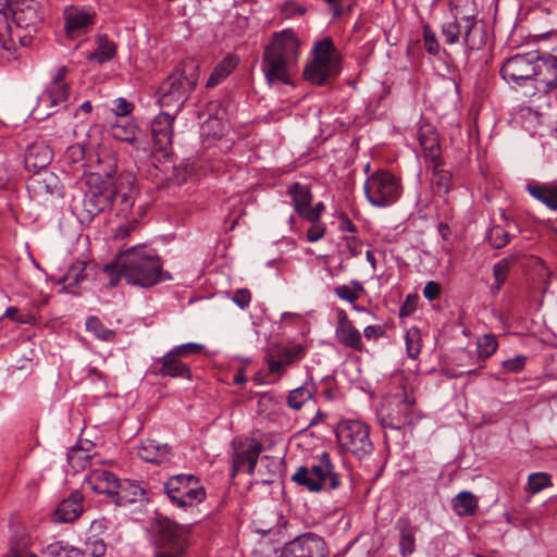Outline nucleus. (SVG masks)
<instances>
[{
	"label": "nucleus",
	"instance_id": "obj_1",
	"mask_svg": "<svg viewBox=\"0 0 557 557\" xmlns=\"http://www.w3.org/2000/svg\"><path fill=\"white\" fill-rule=\"evenodd\" d=\"M103 271L115 286L121 276L127 284L149 288L160 283L162 277V262L157 252L146 246H133L116 255L115 260L104 265Z\"/></svg>",
	"mask_w": 557,
	"mask_h": 557
},
{
	"label": "nucleus",
	"instance_id": "obj_2",
	"mask_svg": "<svg viewBox=\"0 0 557 557\" xmlns=\"http://www.w3.org/2000/svg\"><path fill=\"white\" fill-rule=\"evenodd\" d=\"M301 41L290 28L275 32L263 47L261 71L267 83L292 84L298 71Z\"/></svg>",
	"mask_w": 557,
	"mask_h": 557
},
{
	"label": "nucleus",
	"instance_id": "obj_3",
	"mask_svg": "<svg viewBox=\"0 0 557 557\" xmlns=\"http://www.w3.org/2000/svg\"><path fill=\"white\" fill-rule=\"evenodd\" d=\"M200 77L199 64L194 59L184 60L159 86L156 92L160 108L178 114Z\"/></svg>",
	"mask_w": 557,
	"mask_h": 557
},
{
	"label": "nucleus",
	"instance_id": "obj_4",
	"mask_svg": "<svg viewBox=\"0 0 557 557\" xmlns=\"http://www.w3.org/2000/svg\"><path fill=\"white\" fill-rule=\"evenodd\" d=\"M376 418L383 429L399 431L421 419L416 398L404 387L386 394L376 408Z\"/></svg>",
	"mask_w": 557,
	"mask_h": 557
},
{
	"label": "nucleus",
	"instance_id": "obj_5",
	"mask_svg": "<svg viewBox=\"0 0 557 557\" xmlns=\"http://www.w3.org/2000/svg\"><path fill=\"white\" fill-rule=\"evenodd\" d=\"M292 481L313 493L337 490L342 483L326 451L317 456L311 466H300L292 475Z\"/></svg>",
	"mask_w": 557,
	"mask_h": 557
},
{
	"label": "nucleus",
	"instance_id": "obj_6",
	"mask_svg": "<svg viewBox=\"0 0 557 557\" xmlns=\"http://www.w3.org/2000/svg\"><path fill=\"white\" fill-rule=\"evenodd\" d=\"M40 5L35 0H15L13 1L12 9L10 10L12 22L15 25V30L7 32L5 37L12 35L13 39L16 37L23 47L30 46L35 34H37L40 25L42 24V16L39 12Z\"/></svg>",
	"mask_w": 557,
	"mask_h": 557
},
{
	"label": "nucleus",
	"instance_id": "obj_7",
	"mask_svg": "<svg viewBox=\"0 0 557 557\" xmlns=\"http://www.w3.org/2000/svg\"><path fill=\"white\" fill-rule=\"evenodd\" d=\"M190 525L168 518L158 521L154 532L156 557H178L188 546Z\"/></svg>",
	"mask_w": 557,
	"mask_h": 557
},
{
	"label": "nucleus",
	"instance_id": "obj_8",
	"mask_svg": "<svg viewBox=\"0 0 557 557\" xmlns=\"http://www.w3.org/2000/svg\"><path fill=\"white\" fill-rule=\"evenodd\" d=\"M364 194L369 202L374 207H388L395 203L401 195L400 178L386 170L372 173L366 181Z\"/></svg>",
	"mask_w": 557,
	"mask_h": 557
},
{
	"label": "nucleus",
	"instance_id": "obj_9",
	"mask_svg": "<svg viewBox=\"0 0 557 557\" xmlns=\"http://www.w3.org/2000/svg\"><path fill=\"white\" fill-rule=\"evenodd\" d=\"M336 438L341 448L358 459L370 456L373 443L370 438V428L360 420H344L336 429Z\"/></svg>",
	"mask_w": 557,
	"mask_h": 557
},
{
	"label": "nucleus",
	"instance_id": "obj_10",
	"mask_svg": "<svg viewBox=\"0 0 557 557\" xmlns=\"http://www.w3.org/2000/svg\"><path fill=\"white\" fill-rule=\"evenodd\" d=\"M163 488L172 505L178 508L195 507L206 498V491L194 474L173 475L164 483Z\"/></svg>",
	"mask_w": 557,
	"mask_h": 557
},
{
	"label": "nucleus",
	"instance_id": "obj_11",
	"mask_svg": "<svg viewBox=\"0 0 557 557\" xmlns=\"http://www.w3.org/2000/svg\"><path fill=\"white\" fill-rule=\"evenodd\" d=\"M307 355V346L300 343L272 344L264 354L263 360L269 373L281 379L287 369L299 363Z\"/></svg>",
	"mask_w": 557,
	"mask_h": 557
},
{
	"label": "nucleus",
	"instance_id": "obj_12",
	"mask_svg": "<svg viewBox=\"0 0 557 557\" xmlns=\"http://www.w3.org/2000/svg\"><path fill=\"white\" fill-rule=\"evenodd\" d=\"M463 26L465 24L462 22L453 17L450 21L444 22L441 27V33L445 42L450 46L456 45L461 38L468 53L481 50L486 42L484 28L470 26V33H468V28Z\"/></svg>",
	"mask_w": 557,
	"mask_h": 557
},
{
	"label": "nucleus",
	"instance_id": "obj_13",
	"mask_svg": "<svg viewBox=\"0 0 557 557\" xmlns=\"http://www.w3.org/2000/svg\"><path fill=\"white\" fill-rule=\"evenodd\" d=\"M536 60H539L536 51L515 54L503 63L500 75L507 83L521 85L523 82L535 78Z\"/></svg>",
	"mask_w": 557,
	"mask_h": 557
},
{
	"label": "nucleus",
	"instance_id": "obj_14",
	"mask_svg": "<svg viewBox=\"0 0 557 557\" xmlns=\"http://www.w3.org/2000/svg\"><path fill=\"white\" fill-rule=\"evenodd\" d=\"M232 447L231 476L235 478L240 471L253 474L259 456L263 450L262 444L255 438H245L234 441Z\"/></svg>",
	"mask_w": 557,
	"mask_h": 557
},
{
	"label": "nucleus",
	"instance_id": "obj_15",
	"mask_svg": "<svg viewBox=\"0 0 557 557\" xmlns=\"http://www.w3.org/2000/svg\"><path fill=\"white\" fill-rule=\"evenodd\" d=\"M280 557H330L325 541L314 534L305 533L287 542Z\"/></svg>",
	"mask_w": 557,
	"mask_h": 557
},
{
	"label": "nucleus",
	"instance_id": "obj_16",
	"mask_svg": "<svg viewBox=\"0 0 557 557\" xmlns=\"http://www.w3.org/2000/svg\"><path fill=\"white\" fill-rule=\"evenodd\" d=\"M67 73L69 69L66 66L59 67L49 87L38 97L37 109L46 111L47 116L53 113L50 111L51 109L66 101L70 97V86L65 82Z\"/></svg>",
	"mask_w": 557,
	"mask_h": 557
},
{
	"label": "nucleus",
	"instance_id": "obj_17",
	"mask_svg": "<svg viewBox=\"0 0 557 557\" xmlns=\"http://www.w3.org/2000/svg\"><path fill=\"white\" fill-rule=\"evenodd\" d=\"M177 115L170 111H162L154 116L150 125L153 148L164 157L172 153L173 125Z\"/></svg>",
	"mask_w": 557,
	"mask_h": 557
},
{
	"label": "nucleus",
	"instance_id": "obj_18",
	"mask_svg": "<svg viewBox=\"0 0 557 557\" xmlns=\"http://www.w3.org/2000/svg\"><path fill=\"white\" fill-rule=\"evenodd\" d=\"M135 178L129 173L120 174L114 183L111 182L112 202L120 212L126 214L134 206L136 189Z\"/></svg>",
	"mask_w": 557,
	"mask_h": 557
},
{
	"label": "nucleus",
	"instance_id": "obj_19",
	"mask_svg": "<svg viewBox=\"0 0 557 557\" xmlns=\"http://www.w3.org/2000/svg\"><path fill=\"white\" fill-rule=\"evenodd\" d=\"M64 27L67 36L74 37L86 34L95 23L96 12L78 7H67L63 12Z\"/></svg>",
	"mask_w": 557,
	"mask_h": 557
},
{
	"label": "nucleus",
	"instance_id": "obj_20",
	"mask_svg": "<svg viewBox=\"0 0 557 557\" xmlns=\"http://www.w3.org/2000/svg\"><path fill=\"white\" fill-rule=\"evenodd\" d=\"M335 337L337 342L346 348H350L359 352L364 350L361 333L348 319V315L344 310H339L337 313Z\"/></svg>",
	"mask_w": 557,
	"mask_h": 557
},
{
	"label": "nucleus",
	"instance_id": "obj_21",
	"mask_svg": "<svg viewBox=\"0 0 557 557\" xmlns=\"http://www.w3.org/2000/svg\"><path fill=\"white\" fill-rule=\"evenodd\" d=\"M88 189L85 191V196L92 202L99 203V207L104 210L112 202L111 193V178L104 180L99 174H90L87 177Z\"/></svg>",
	"mask_w": 557,
	"mask_h": 557
},
{
	"label": "nucleus",
	"instance_id": "obj_22",
	"mask_svg": "<svg viewBox=\"0 0 557 557\" xmlns=\"http://www.w3.org/2000/svg\"><path fill=\"white\" fill-rule=\"evenodd\" d=\"M119 481L114 473L96 469L89 473L85 483L94 492L113 497L116 487H119Z\"/></svg>",
	"mask_w": 557,
	"mask_h": 557
},
{
	"label": "nucleus",
	"instance_id": "obj_23",
	"mask_svg": "<svg viewBox=\"0 0 557 557\" xmlns=\"http://www.w3.org/2000/svg\"><path fill=\"white\" fill-rule=\"evenodd\" d=\"M137 455L147 462L162 465L171 460L172 449L168 444L148 438L138 446Z\"/></svg>",
	"mask_w": 557,
	"mask_h": 557
},
{
	"label": "nucleus",
	"instance_id": "obj_24",
	"mask_svg": "<svg viewBox=\"0 0 557 557\" xmlns=\"http://www.w3.org/2000/svg\"><path fill=\"white\" fill-rule=\"evenodd\" d=\"M83 495L75 491L63 499L55 509V519L60 522L67 523L76 520L83 512Z\"/></svg>",
	"mask_w": 557,
	"mask_h": 557
},
{
	"label": "nucleus",
	"instance_id": "obj_25",
	"mask_svg": "<svg viewBox=\"0 0 557 557\" xmlns=\"http://www.w3.org/2000/svg\"><path fill=\"white\" fill-rule=\"evenodd\" d=\"M536 81L547 90L557 87V62L553 54L541 57L536 60L535 65Z\"/></svg>",
	"mask_w": 557,
	"mask_h": 557
},
{
	"label": "nucleus",
	"instance_id": "obj_26",
	"mask_svg": "<svg viewBox=\"0 0 557 557\" xmlns=\"http://www.w3.org/2000/svg\"><path fill=\"white\" fill-rule=\"evenodd\" d=\"M449 7L451 17L462 22L468 33H470V26L482 27L476 20L478 9L473 0H451Z\"/></svg>",
	"mask_w": 557,
	"mask_h": 557
},
{
	"label": "nucleus",
	"instance_id": "obj_27",
	"mask_svg": "<svg viewBox=\"0 0 557 557\" xmlns=\"http://www.w3.org/2000/svg\"><path fill=\"white\" fill-rule=\"evenodd\" d=\"M146 491L136 482L131 480L119 481L113 500L117 506L143 502L145 499Z\"/></svg>",
	"mask_w": 557,
	"mask_h": 557
},
{
	"label": "nucleus",
	"instance_id": "obj_28",
	"mask_svg": "<svg viewBox=\"0 0 557 557\" xmlns=\"http://www.w3.org/2000/svg\"><path fill=\"white\" fill-rule=\"evenodd\" d=\"M395 529L399 533V553L407 557L416 550V527L411 524L408 517H399L395 523Z\"/></svg>",
	"mask_w": 557,
	"mask_h": 557
},
{
	"label": "nucleus",
	"instance_id": "obj_29",
	"mask_svg": "<svg viewBox=\"0 0 557 557\" xmlns=\"http://www.w3.org/2000/svg\"><path fill=\"white\" fill-rule=\"evenodd\" d=\"M160 368L157 374L160 376H171L191 380V372L189 367L182 360L173 357L172 354L166 352L159 359Z\"/></svg>",
	"mask_w": 557,
	"mask_h": 557
},
{
	"label": "nucleus",
	"instance_id": "obj_30",
	"mask_svg": "<svg viewBox=\"0 0 557 557\" xmlns=\"http://www.w3.org/2000/svg\"><path fill=\"white\" fill-rule=\"evenodd\" d=\"M419 143L422 147L426 164L442 160L440 139L435 131L432 128H421L419 131Z\"/></svg>",
	"mask_w": 557,
	"mask_h": 557
},
{
	"label": "nucleus",
	"instance_id": "obj_31",
	"mask_svg": "<svg viewBox=\"0 0 557 557\" xmlns=\"http://www.w3.org/2000/svg\"><path fill=\"white\" fill-rule=\"evenodd\" d=\"M432 170L431 183L437 194H448L453 187V175L443 168V160L426 164Z\"/></svg>",
	"mask_w": 557,
	"mask_h": 557
},
{
	"label": "nucleus",
	"instance_id": "obj_32",
	"mask_svg": "<svg viewBox=\"0 0 557 557\" xmlns=\"http://www.w3.org/2000/svg\"><path fill=\"white\" fill-rule=\"evenodd\" d=\"M97 48L87 55V59L99 64L111 61L116 54V45L106 34L96 36Z\"/></svg>",
	"mask_w": 557,
	"mask_h": 557
},
{
	"label": "nucleus",
	"instance_id": "obj_33",
	"mask_svg": "<svg viewBox=\"0 0 557 557\" xmlns=\"http://www.w3.org/2000/svg\"><path fill=\"white\" fill-rule=\"evenodd\" d=\"M287 194L293 200L295 211L302 216L312 202V194L309 187L300 183H293L288 186Z\"/></svg>",
	"mask_w": 557,
	"mask_h": 557
},
{
	"label": "nucleus",
	"instance_id": "obj_34",
	"mask_svg": "<svg viewBox=\"0 0 557 557\" xmlns=\"http://www.w3.org/2000/svg\"><path fill=\"white\" fill-rule=\"evenodd\" d=\"M453 509L459 517L474 516L478 510V498L468 491L457 494L451 500Z\"/></svg>",
	"mask_w": 557,
	"mask_h": 557
},
{
	"label": "nucleus",
	"instance_id": "obj_35",
	"mask_svg": "<svg viewBox=\"0 0 557 557\" xmlns=\"http://www.w3.org/2000/svg\"><path fill=\"white\" fill-rule=\"evenodd\" d=\"M336 66H329L325 63L313 60L305 70L304 77L318 86L323 85L327 77L337 73Z\"/></svg>",
	"mask_w": 557,
	"mask_h": 557
},
{
	"label": "nucleus",
	"instance_id": "obj_36",
	"mask_svg": "<svg viewBox=\"0 0 557 557\" xmlns=\"http://www.w3.org/2000/svg\"><path fill=\"white\" fill-rule=\"evenodd\" d=\"M238 65V58L234 54L226 55L220 61L213 69L210 77L207 81L206 87L212 88L219 85L224 78H226L233 70Z\"/></svg>",
	"mask_w": 557,
	"mask_h": 557
},
{
	"label": "nucleus",
	"instance_id": "obj_37",
	"mask_svg": "<svg viewBox=\"0 0 557 557\" xmlns=\"http://www.w3.org/2000/svg\"><path fill=\"white\" fill-rule=\"evenodd\" d=\"M314 59L319 62L325 63L329 66L338 65V55L331 37H325L317 41L313 48Z\"/></svg>",
	"mask_w": 557,
	"mask_h": 557
},
{
	"label": "nucleus",
	"instance_id": "obj_38",
	"mask_svg": "<svg viewBox=\"0 0 557 557\" xmlns=\"http://www.w3.org/2000/svg\"><path fill=\"white\" fill-rule=\"evenodd\" d=\"M102 211L103 210L99 207V203L92 202L85 195L83 199L73 207V213L83 225H89Z\"/></svg>",
	"mask_w": 557,
	"mask_h": 557
},
{
	"label": "nucleus",
	"instance_id": "obj_39",
	"mask_svg": "<svg viewBox=\"0 0 557 557\" xmlns=\"http://www.w3.org/2000/svg\"><path fill=\"white\" fill-rule=\"evenodd\" d=\"M527 189L547 208L557 209V185H528Z\"/></svg>",
	"mask_w": 557,
	"mask_h": 557
},
{
	"label": "nucleus",
	"instance_id": "obj_40",
	"mask_svg": "<svg viewBox=\"0 0 557 557\" xmlns=\"http://www.w3.org/2000/svg\"><path fill=\"white\" fill-rule=\"evenodd\" d=\"M101 529V522L92 521L88 536L85 540L86 550L90 554L91 557H103L107 553V544L104 543V540L95 533L96 530Z\"/></svg>",
	"mask_w": 557,
	"mask_h": 557
},
{
	"label": "nucleus",
	"instance_id": "obj_41",
	"mask_svg": "<svg viewBox=\"0 0 557 557\" xmlns=\"http://www.w3.org/2000/svg\"><path fill=\"white\" fill-rule=\"evenodd\" d=\"M313 385L306 383L288 393L287 405L295 410H299L305 403L309 401L313 397Z\"/></svg>",
	"mask_w": 557,
	"mask_h": 557
},
{
	"label": "nucleus",
	"instance_id": "obj_42",
	"mask_svg": "<svg viewBox=\"0 0 557 557\" xmlns=\"http://www.w3.org/2000/svg\"><path fill=\"white\" fill-rule=\"evenodd\" d=\"M86 329L88 332L94 334L95 337L103 342H113L116 336V333L113 330L106 327L100 319L95 315L87 318Z\"/></svg>",
	"mask_w": 557,
	"mask_h": 557
},
{
	"label": "nucleus",
	"instance_id": "obj_43",
	"mask_svg": "<svg viewBox=\"0 0 557 557\" xmlns=\"http://www.w3.org/2000/svg\"><path fill=\"white\" fill-rule=\"evenodd\" d=\"M518 259L516 255L507 258H503L496 262L493 267V275L495 277V286L492 287V292H498L502 285L505 283L510 265Z\"/></svg>",
	"mask_w": 557,
	"mask_h": 557
},
{
	"label": "nucleus",
	"instance_id": "obj_44",
	"mask_svg": "<svg viewBox=\"0 0 557 557\" xmlns=\"http://www.w3.org/2000/svg\"><path fill=\"white\" fill-rule=\"evenodd\" d=\"M361 293H364L363 285L357 281L352 280L349 285L344 284L336 286L334 288V294L342 300H346L350 304H354Z\"/></svg>",
	"mask_w": 557,
	"mask_h": 557
},
{
	"label": "nucleus",
	"instance_id": "obj_45",
	"mask_svg": "<svg viewBox=\"0 0 557 557\" xmlns=\"http://www.w3.org/2000/svg\"><path fill=\"white\" fill-rule=\"evenodd\" d=\"M86 268H87V263L85 261L76 260L67 269L65 275L62 278V282L65 283L67 287L78 285L86 277V274H85Z\"/></svg>",
	"mask_w": 557,
	"mask_h": 557
},
{
	"label": "nucleus",
	"instance_id": "obj_46",
	"mask_svg": "<svg viewBox=\"0 0 557 557\" xmlns=\"http://www.w3.org/2000/svg\"><path fill=\"white\" fill-rule=\"evenodd\" d=\"M111 132L115 139L134 144L136 140L137 126L133 122L116 123L112 126Z\"/></svg>",
	"mask_w": 557,
	"mask_h": 557
},
{
	"label": "nucleus",
	"instance_id": "obj_47",
	"mask_svg": "<svg viewBox=\"0 0 557 557\" xmlns=\"http://www.w3.org/2000/svg\"><path fill=\"white\" fill-rule=\"evenodd\" d=\"M486 239L492 248L500 249L510 242V235L503 226L494 225L488 230Z\"/></svg>",
	"mask_w": 557,
	"mask_h": 557
},
{
	"label": "nucleus",
	"instance_id": "obj_48",
	"mask_svg": "<svg viewBox=\"0 0 557 557\" xmlns=\"http://www.w3.org/2000/svg\"><path fill=\"white\" fill-rule=\"evenodd\" d=\"M66 458H67V462L69 465L74 469V470H79V469H85L87 467V465L89 463V459L91 458L90 455H88L86 453L85 449H83L82 447L79 446H73L71 447V449L67 451V455H66Z\"/></svg>",
	"mask_w": 557,
	"mask_h": 557
},
{
	"label": "nucleus",
	"instance_id": "obj_49",
	"mask_svg": "<svg viewBox=\"0 0 557 557\" xmlns=\"http://www.w3.org/2000/svg\"><path fill=\"white\" fill-rule=\"evenodd\" d=\"M406 348L409 358L416 359L421 351V334L419 329L410 327L406 333Z\"/></svg>",
	"mask_w": 557,
	"mask_h": 557
},
{
	"label": "nucleus",
	"instance_id": "obj_50",
	"mask_svg": "<svg viewBox=\"0 0 557 557\" xmlns=\"http://www.w3.org/2000/svg\"><path fill=\"white\" fill-rule=\"evenodd\" d=\"M498 347V342L495 335L485 334L478 341V354L479 357L485 360L491 357Z\"/></svg>",
	"mask_w": 557,
	"mask_h": 557
},
{
	"label": "nucleus",
	"instance_id": "obj_51",
	"mask_svg": "<svg viewBox=\"0 0 557 557\" xmlns=\"http://www.w3.org/2000/svg\"><path fill=\"white\" fill-rule=\"evenodd\" d=\"M552 485V476L545 472H535L528 478L529 492L536 494Z\"/></svg>",
	"mask_w": 557,
	"mask_h": 557
},
{
	"label": "nucleus",
	"instance_id": "obj_52",
	"mask_svg": "<svg viewBox=\"0 0 557 557\" xmlns=\"http://www.w3.org/2000/svg\"><path fill=\"white\" fill-rule=\"evenodd\" d=\"M422 30L425 51L429 54L437 55L440 52V44L437 41L435 33L432 30L429 24H424Z\"/></svg>",
	"mask_w": 557,
	"mask_h": 557
},
{
	"label": "nucleus",
	"instance_id": "obj_53",
	"mask_svg": "<svg viewBox=\"0 0 557 557\" xmlns=\"http://www.w3.org/2000/svg\"><path fill=\"white\" fill-rule=\"evenodd\" d=\"M202 349H203V346L201 344L186 343V344H182V345L174 347L173 349H171L168 352L172 354L173 357L181 360V358H186V357L196 355V354L200 352Z\"/></svg>",
	"mask_w": 557,
	"mask_h": 557
},
{
	"label": "nucleus",
	"instance_id": "obj_54",
	"mask_svg": "<svg viewBox=\"0 0 557 557\" xmlns=\"http://www.w3.org/2000/svg\"><path fill=\"white\" fill-rule=\"evenodd\" d=\"M333 13L334 17H339L344 13L352 10L354 3L351 0H324Z\"/></svg>",
	"mask_w": 557,
	"mask_h": 557
},
{
	"label": "nucleus",
	"instance_id": "obj_55",
	"mask_svg": "<svg viewBox=\"0 0 557 557\" xmlns=\"http://www.w3.org/2000/svg\"><path fill=\"white\" fill-rule=\"evenodd\" d=\"M231 299L237 307L245 310L251 302V293L247 288H238Z\"/></svg>",
	"mask_w": 557,
	"mask_h": 557
},
{
	"label": "nucleus",
	"instance_id": "obj_56",
	"mask_svg": "<svg viewBox=\"0 0 557 557\" xmlns=\"http://www.w3.org/2000/svg\"><path fill=\"white\" fill-rule=\"evenodd\" d=\"M527 358L522 355H518L512 359H508L503 361V367L507 372L518 373L522 371L525 367Z\"/></svg>",
	"mask_w": 557,
	"mask_h": 557
},
{
	"label": "nucleus",
	"instance_id": "obj_57",
	"mask_svg": "<svg viewBox=\"0 0 557 557\" xmlns=\"http://www.w3.org/2000/svg\"><path fill=\"white\" fill-rule=\"evenodd\" d=\"M326 227L323 223L315 222L307 230L306 237L310 243L320 240L325 234Z\"/></svg>",
	"mask_w": 557,
	"mask_h": 557
},
{
	"label": "nucleus",
	"instance_id": "obj_58",
	"mask_svg": "<svg viewBox=\"0 0 557 557\" xmlns=\"http://www.w3.org/2000/svg\"><path fill=\"white\" fill-rule=\"evenodd\" d=\"M324 209L325 207L323 202H318L314 207L309 205L301 218L308 220L311 223L319 222Z\"/></svg>",
	"mask_w": 557,
	"mask_h": 557
},
{
	"label": "nucleus",
	"instance_id": "obj_59",
	"mask_svg": "<svg viewBox=\"0 0 557 557\" xmlns=\"http://www.w3.org/2000/svg\"><path fill=\"white\" fill-rule=\"evenodd\" d=\"M134 109V104L127 101L125 98H117L115 100V107L113 108V112L117 116H127L132 113Z\"/></svg>",
	"mask_w": 557,
	"mask_h": 557
},
{
	"label": "nucleus",
	"instance_id": "obj_60",
	"mask_svg": "<svg viewBox=\"0 0 557 557\" xmlns=\"http://www.w3.org/2000/svg\"><path fill=\"white\" fill-rule=\"evenodd\" d=\"M67 544L55 542L46 547L45 554L48 557H65Z\"/></svg>",
	"mask_w": 557,
	"mask_h": 557
},
{
	"label": "nucleus",
	"instance_id": "obj_61",
	"mask_svg": "<svg viewBox=\"0 0 557 557\" xmlns=\"http://www.w3.org/2000/svg\"><path fill=\"white\" fill-rule=\"evenodd\" d=\"M3 318H8L20 323H28L30 320V315L21 314L20 310L16 307L7 308Z\"/></svg>",
	"mask_w": 557,
	"mask_h": 557
},
{
	"label": "nucleus",
	"instance_id": "obj_62",
	"mask_svg": "<svg viewBox=\"0 0 557 557\" xmlns=\"http://www.w3.org/2000/svg\"><path fill=\"white\" fill-rule=\"evenodd\" d=\"M441 286L434 281H430L423 288V296L429 300H434L440 296Z\"/></svg>",
	"mask_w": 557,
	"mask_h": 557
},
{
	"label": "nucleus",
	"instance_id": "obj_63",
	"mask_svg": "<svg viewBox=\"0 0 557 557\" xmlns=\"http://www.w3.org/2000/svg\"><path fill=\"white\" fill-rule=\"evenodd\" d=\"M363 335L368 341L379 339L385 335V331L381 325H368L363 330Z\"/></svg>",
	"mask_w": 557,
	"mask_h": 557
},
{
	"label": "nucleus",
	"instance_id": "obj_64",
	"mask_svg": "<svg viewBox=\"0 0 557 557\" xmlns=\"http://www.w3.org/2000/svg\"><path fill=\"white\" fill-rule=\"evenodd\" d=\"M338 228L341 231H346V232H349L351 234H355L357 232L356 225L352 223V221L345 213H341L338 215Z\"/></svg>",
	"mask_w": 557,
	"mask_h": 557
}]
</instances>
